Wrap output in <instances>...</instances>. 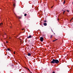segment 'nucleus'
<instances>
[{
  "mask_svg": "<svg viewBox=\"0 0 73 73\" xmlns=\"http://www.w3.org/2000/svg\"><path fill=\"white\" fill-rule=\"evenodd\" d=\"M9 39H11V38H9Z\"/></svg>",
  "mask_w": 73,
  "mask_h": 73,
  "instance_id": "obj_24",
  "label": "nucleus"
},
{
  "mask_svg": "<svg viewBox=\"0 0 73 73\" xmlns=\"http://www.w3.org/2000/svg\"><path fill=\"white\" fill-rule=\"evenodd\" d=\"M14 54H15V51L14 52Z\"/></svg>",
  "mask_w": 73,
  "mask_h": 73,
  "instance_id": "obj_19",
  "label": "nucleus"
},
{
  "mask_svg": "<svg viewBox=\"0 0 73 73\" xmlns=\"http://www.w3.org/2000/svg\"><path fill=\"white\" fill-rule=\"evenodd\" d=\"M22 31H23V30H24V29H22Z\"/></svg>",
  "mask_w": 73,
  "mask_h": 73,
  "instance_id": "obj_23",
  "label": "nucleus"
},
{
  "mask_svg": "<svg viewBox=\"0 0 73 73\" xmlns=\"http://www.w3.org/2000/svg\"><path fill=\"white\" fill-rule=\"evenodd\" d=\"M73 17L72 18V19H71V20H70V21H72V20H73Z\"/></svg>",
  "mask_w": 73,
  "mask_h": 73,
  "instance_id": "obj_7",
  "label": "nucleus"
},
{
  "mask_svg": "<svg viewBox=\"0 0 73 73\" xmlns=\"http://www.w3.org/2000/svg\"><path fill=\"white\" fill-rule=\"evenodd\" d=\"M57 39H56V40H53V42H54V41H56V40H57Z\"/></svg>",
  "mask_w": 73,
  "mask_h": 73,
  "instance_id": "obj_6",
  "label": "nucleus"
},
{
  "mask_svg": "<svg viewBox=\"0 0 73 73\" xmlns=\"http://www.w3.org/2000/svg\"><path fill=\"white\" fill-rule=\"evenodd\" d=\"M43 25L44 26H46L47 25V24L46 23H43Z\"/></svg>",
  "mask_w": 73,
  "mask_h": 73,
  "instance_id": "obj_4",
  "label": "nucleus"
},
{
  "mask_svg": "<svg viewBox=\"0 0 73 73\" xmlns=\"http://www.w3.org/2000/svg\"><path fill=\"white\" fill-rule=\"evenodd\" d=\"M40 41H41V42H42V41H43V40L44 39V38L42 37H41L40 38Z\"/></svg>",
  "mask_w": 73,
  "mask_h": 73,
  "instance_id": "obj_2",
  "label": "nucleus"
},
{
  "mask_svg": "<svg viewBox=\"0 0 73 73\" xmlns=\"http://www.w3.org/2000/svg\"><path fill=\"white\" fill-rule=\"evenodd\" d=\"M52 37H53V35H51V36H50L51 38H52Z\"/></svg>",
  "mask_w": 73,
  "mask_h": 73,
  "instance_id": "obj_11",
  "label": "nucleus"
},
{
  "mask_svg": "<svg viewBox=\"0 0 73 73\" xmlns=\"http://www.w3.org/2000/svg\"><path fill=\"white\" fill-rule=\"evenodd\" d=\"M32 36L31 35H30L29 36L27 37V38H32Z\"/></svg>",
  "mask_w": 73,
  "mask_h": 73,
  "instance_id": "obj_3",
  "label": "nucleus"
},
{
  "mask_svg": "<svg viewBox=\"0 0 73 73\" xmlns=\"http://www.w3.org/2000/svg\"><path fill=\"white\" fill-rule=\"evenodd\" d=\"M54 6H53L51 7V8H52Z\"/></svg>",
  "mask_w": 73,
  "mask_h": 73,
  "instance_id": "obj_18",
  "label": "nucleus"
},
{
  "mask_svg": "<svg viewBox=\"0 0 73 73\" xmlns=\"http://www.w3.org/2000/svg\"><path fill=\"white\" fill-rule=\"evenodd\" d=\"M44 23H45V22H46V21H44Z\"/></svg>",
  "mask_w": 73,
  "mask_h": 73,
  "instance_id": "obj_17",
  "label": "nucleus"
},
{
  "mask_svg": "<svg viewBox=\"0 0 73 73\" xmlns=\"http://www.w3.org/2000/svg\"><path fill=\"white\" fill-rule=\"evenodd\" d=\"M27 69L29 70V71H30V70H29V68H28Z\"/></svg>",
  "mask_w": 73,
  "mask_h": 73,
  "instance_id": "obj_20",
  "label": "nucleus"
},
{
  "mask_svg": "<svg viewBox=\"0 0 73 73\" xmlns=\"http://www.w3.org/2000/svg\"><path fill=\"white\" fill-rule=\"evenodd\" d=\"M27 14H24V16H27Z\"/></svg>",
  "mask_w": 73,
  "mask_h": 73,
  "instance_id": "obj_10",
  "label": "nucleus"
},
{
  "mask_svg": "<svg viewBox=\"0 0 73 73\" xmlns=\"http://www.w3.org/2000/svg\"><path fill=\"white\" fill-rule=\"evenodd\" d=\"M21 18L20 17H19V19H21Z\"/></svg>",
  "mask_w": 73,
  "mask_h": 73,
  "instance_id": "obj_16",
  "label": "nucleus"
},
{
  "mask_svg": "<svg viewBox=\"0 0 73 73\" xmlns=\"http://www.w3.org/2000/svg\"><path fill=\"white\" fill-rule=\"evenodd\" d=\"M67 12H69V10H67Z\"/></svg>",
  "mask_w": 73,
  "mask_h": 73,
  "instance_id": "obj_13",
  "label": "nucleus"
},
{
  "mask_svg": "<svg viewBox=\"0 0 73 73\" xmlns=\"http://www.w3.org/2000/svg\"><path fill=\"white\" fill-rule=\"evenodd\" d=\"M7 50H9V51H11V50H10V49L9 48H8Z\"/></svg>",
  "mask_w": 73,
  "mask_h": 73,
  "instance_id": "obj_8",
  "label": "nucleus"
},
{
  "mask_svg": "<svg viewBox=\"0 0 73 73\" xmlns=\"http://www.w3.org/2000/svg\"><path fill=\"white\" fill-rule=\"evenodd\" d=\"M51 63L52 64H58L59 63V61L58 60H55L54 59H53L51 61Z\"/></svg>",
  "mask_w": 73,
  "mask_h": 73,
  "instance_id": "obj_1",
  "label": "nucleus"
},
{
  "mask_svg": "<svg viewBox=\"0 0 73 73\" xmlns=\"http://www.w3.org/2000/svg\"><path fill=\"white\" fill-rule=\"evenodd\" d=\"M13 5L14 7H15V4H13Z\"/></svg>",
  "mask_w": 73,
  "mask_h": 73,
  "instance_id": "obj_14",
  "label": "nucleus"
},
{
  "mask_svg": "<svg viewBox=\"0 0 73 73\" xmlns=\"http://www.w3.org/2000/svg\"><path fill=\"white\" fill-rule=\"evenodd\" d=\"M1 25H3V23H0V25L1 26Z\"/></svg>",
  "mask_w": 73,
  "mask_h": 73,
  "instance_id": "obj_9",
  "label": "nucleus"
},
{
  "mask_svg": "<svg viewBox=\"0 0 73 73\" xmlns=\"http://www.w3.org/2000/svg\"><path fill=\"white\" fill-rule=\"evenodd\" d=\"M31 73H32V72H31Z\"/></svg>",
  "mask_w": 73,
  "mask_h": 73,
  "instance_id": "obj_25",
  "label": "nucleus"
},
{
  "mask_svg": "<svg viewBox=\"0 0 73 73\" xmlns=\"http://www.w3.org/2000/svg\"><path fill=\"white\" fill-rule=\"evenodd\" d=\"M52 73H55L54 72H53Z\"/></svg>",
  "mask_w": 73,
  "mask_h": 73,
  "instance_id": "obj_21",
  "label": "nucleus"
},
{
  "mask_svg": "<svg viewBox=\"0 0 73 73\" xmlns=\"http://www.w3.org/2000/svg\"><path fill=\"white\" fill-rule=\"evenodd\" d=\"M6 42V43H8V41H7Z\"/></svg>",
  "mask_w": 73,
  "mask_h": 73,
  "instance_id": "obj_22",
  "label": "nucleus"
},
{
  "mask_svg": "<svg viewBox=\"0 0 73 73\" xmlns=\"http://www.w3.org/2000/svg\"><path fill=\"white\" fill-rule=\"evenodd\" d=\"M73 2H72V4H73Z\"/></svg>",
  "mask_w": 73,
  "mask_h": 73,
  "instance_id": "obj_26",
  "label": "nucleus"
},
{
  "mask_svg": "<svg viewBox=\"0 0 73 73\" xmlns=\"http://www.w3.org/2000/svg\"><path fill=\"white\" fill-rule=\"evenodd\" d=\"M63 3H64V4H65V1H64Z\"/></svg>",
  "mask_w": 73,
  "mask_h": 73,
  "instance_id": "obj_12",
  "label": "nucleus"
},
{
  "mask_svg": "<svg viewBox=\"0 0 73 73\" xmlns=\"http://www.w3.org/2000/svg\"><path fill=\"white\" fill-rule=\"evenodd\" d=\"M65 11H64L63 12V14H64V13H65Z\"/></svg>",
  "mask_w": 73,
  "mask_h": 73,
  "instance_id": "obj_15",
  "label": "nucleus"
},
{
  "mask_svg": "<svg viewBox=\"0 0 73 73\" xmlns=\"http://www.w3.org/2000/svg\"><path fill=\"white\" fill-rule=\"evenodd\" d=\"M14 14H15V13H14Z\"/></svg>",
  "mask_w": 73,
  "mask_h": 73,
  "instance_id": "obj_27",
  "label": "nucleus"
},
{
  "mask_svg": "<svg viewBox=\"0 0 73 73\" xmlns=\"http://www.w3.org/2000/svg\"><path fill=\"white\" fill-rule=\"evenodd\" d=\"M28 55L29 56H31V54L29 53L28 54Z\"/></svg>",
  "mask_w": 73,
  "mask_h": 73,
  "instance_id": "obj_5",
  "label": "nucleus"
}]
</instances>
